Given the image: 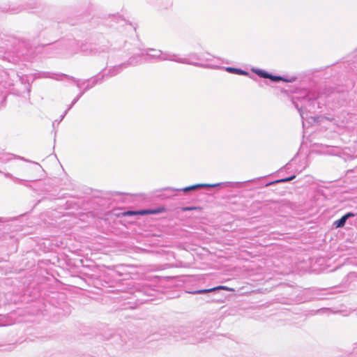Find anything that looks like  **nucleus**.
Returning <instances> with one entry per match:
<instances>
[{
  "instance_id": "nucleus-3",
  "label": "nucleus",
  "mask_w": 357,
  "mask_h": 357,
  "mask_svg": "<svg viewBox=\"0 0 357 357\" xmlns=\"http://www.w3.org/2000/svg\"><path fill=\"white\" fill-rule=\"evenodd\" d=\"M222 185V183L198 184V185H192V186L184 188L182 189V190L184 191V192H188L189 190H195V189H197V188H201V187H211V188H214V187H216V186H218V185Z\"/></svg>"
},
{
  "instance_id": "nucleus-2",
  "label": "nucleus",
  "mask_w": 357,
  "mask_h": 357,
  "mask_svg": "<svg viewBox=\"0 0 357 357\" xmlns=\"http://www.w3.org/2000/svg\"><path fill=\"white\" fill-rule=\"evenodd\" d=\"M220 289H223V290H226V291H234L233 289L229 288L226 286H218V287H213L211 289H201V290H197V291H190L189 293H190L192 294H202L212 292V291H214L216 290H220Z\"/></svg>"
},
{
  "instance_id": "nucleus-10",
  "label": "nucleus",
  "mask_w": 357,
  "mask_h": 357,
  "mask_svg": "<svg viewBox=\"0 0 357 357\" xmlns=\"http://www.w3.org/2000/svg\"><path fill=\"white\" fill-rule=\"evenodd\" d=\"M295 178V176L278 181L277 182H288Z\"/></svg>"
},
{
  "instance_id": "nucleus-4",
  "label": "nucleus",
  "mask_w": 357,
  "mask_h": 357,
  "mask_svg": "<svg viewBox=\"0 0 357 357\" xmlns=\"http://www.w3.org/2000/svg\"><path fill=\"white\" fill-rule=\"evenodd\" d=\"M351 216H354V214L351 213H347L346 215H343L340 220H336L334 223V225H335L336 227H342L344 225L347 220L351 217Z\"/></svg>"
},
{
  "instance_id": "nucleus-8",
  "label": "nucleus",
  "mask_w": 357,
  "mask_h": 357,
  "mask_svg": "<svg viewBox=\"0 0 357 357\" xmlns=\"http://www.w3.org/2000/svg\"><path fill=\"white\" fill-rule=\"evenodd\" d=\"M200 209L199 207L192 206V207H184L183 208V211H193V210H197Z\"/></svg>"
},
{
  "instance_id": "nucleus-5",
  "label": "nucleus",
  "mask_w": 357,
  "mask_h": 357,
  "mask_svg": "<svg viewBox=\"0 0 357 357\" xmlns=\"http://www.w3.org/2000/svg\"><path fill=\"white\" fill-rule=\"evenodd\" d=\"M226 70L229 73H236L238 75H247L248 73L241 69L234 68H227Z\"/></svg>"
},
{
  "instance_id": "nucleus-1",
  "label": "nucleus",
  "mask_w": 357,
  "mask_h": 357,
  "mask_svg": "<svg viewBox=\"0 0 357 357\" xmlns=\"http://www.w3.org/2000/svg\"><path fill=\"white\" fill-rule=\"evenodd\" d=\"M146 54L151 58H160L162 60H170L183 63H188L185 60L175 59H174V55L167 53H162L160 50L155 49H147L146 50Z\"/></svg>"
},
{
  "instance_id": "nucleus-6",
  "label": "nucleus",
  "mask_w": 357,
  "mask_h": 357,
  "mask_svg": "<svg viewBox=\"0 0 357 357\" xmlns=\"http://www.w3.org/2000/svg\"><path fill=\"white\" fill-rule=\"evenodd\" d=\"M254 71L255 72L256 74H257L258 75H259V76H261L262 77L269 78V77H270L269 74L262 71L261 70L257 69V70H255Z\"/></svg>"
},
{
  "instance_id": "nucleus-7",
  "label": "nucleus",
  "mask_w": 357,
  "mask_h": 357,
  "mask_svg": "<svg viewBox=\"0 0 357 357\" xmlns=\"http://www.w3.org/2000/svg\"><path fill=\"white\" fill-rule=\"evenodd\" d=\"M147 213H149V212H148L146 211H128L125 214L128 215H135V214L144 215V214H147Z\"/></svg>"
},
{
  "instance_id": "nucleus-9",
  "label": "nucleus",
  "mask_w": 357,
  "mask_h": 357,
  "mask_svg": "<svg viewBox=\"0 0 357 357\" xmlns=\"http://www.w3.org/2000/svg\"><path fill=\"white\" fill-rule=\"evenodd\" d=\"M269 79H271V80L275 81V82L282 79V78L281 77L273 76V75H270Z\"/></svg>"
}]
</instances>
